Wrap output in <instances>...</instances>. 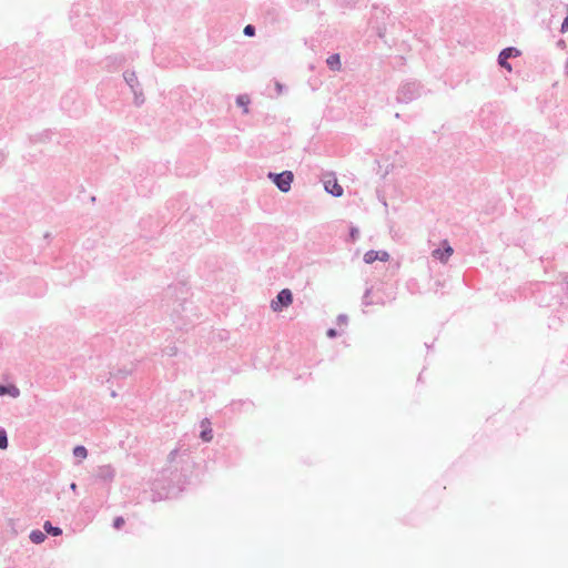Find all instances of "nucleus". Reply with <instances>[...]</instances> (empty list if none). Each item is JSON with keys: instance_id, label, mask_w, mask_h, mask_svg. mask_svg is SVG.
<instances>
[{"instance_id": "nucleus-1", "label": "nucleus", "mask_w": 568, "mask_h": 568, "mask_svg": "<svg viewBox=\"0 0 568 568\" xmlns=\"http://www.w3.org/2000/svg\"><path fill=\"white\" fill-rule=\"evenodd\" d=\"M293 302L292 292L288 288L282 290L275 300L271 302V308L274 312H281L284 307H287Z\"/></svg>"}, {"instance_id": "nucleus-2", "label": "nucleus", "mask_w": 568, "mask_h": 568, "mask_svg": "<svg viewBox=\"0 0 568 568\" xmlns=\"http://www.w3.org/2000/svg\"><path fill=\"white\" fill-rule=\"evenodd\" d=\"M270 178L273 179V181L281 191L287 192L291 189V183L293 181L292 172L285 171L280 174H270Z\"/></svg>"}, {"instance_id": "nucleus-3", "label": "nucleus", "mask_w": 568, "mask_h": 568, "mask_svg": "<svg viewBox=\"0 0 568 568\" xmlns=\"http://www.w3.org/2000/svg\"><path fill=\"white\" fill-rule=\"evenodd\" d=\"M389 258V254L386 251H374L371 250L364 254V261L367 264H372L375 261L386 262Z\"/></svg>"}, {"instance_id": "nucleus-4", "label": "nucleus", "mask_w": 568, "mask_h": 568, "mask_svg": "<svg viewBox=\"0 0 568 568\" xmlns=\"http://www.w3.org/2000/svg\"><path fill=\"white\" fill-rule=\"evenodd\" d=\"M443 246H444V250H443V251H442V250H439V248H438V250L433 251V256H434L436 260H438V261H440V262L445 263V262H447V261H448V258L453 255L454 250H453V247L448 244V242H447V241H444V242H443Z\"/></svg>"}, {"instance_id": "nucleus-5", "label": "nucleus", "mask_w": 568, "mask_h": 568, "mask_svg": "<svg viewBox=\"0 0 568 568\" xmlns=\"http://www.w3.org/2000/svg\"><path fill=\"white\" fill-rule=\"evenodd\" d=\"M519 54V51L515 48H507L504 49L499 54V64L504 68H506L508 71L511 70L510 64L507 62V60H510V57H516Z\"/></svg>"}, {"instance_id": "nucleus-6", "label": "nucleus", "mask_w": 568, "mask_h": 568, "mask_svg": "<svg viewBox=\"0 0 568 568\" xmlns=\"http://www.w3.org/2000/svg\"><path fill=\"white\" fill-rule=\"evenodd\" d=\"M325 190L334 196H341L343 194V187L337 183L336 179L326 180Z\"/></svg>"}, {"instance_id": "nucleus-7", "label": "nucleus", "mask_w": 568, "mask_h": 568, "mask_svg": "<svg viewBox=\"0 0 568 568\" xmlns=\"http://www.w3.org/2000/svg\"><path fill=\"white\" fill-rule=\"evenodd\" d=\"M326 62L329 65V68L333 70H339V68H341L339 54H337V53L328 57Z\"/></svg>"}, {"instance_id": "nucleus-8", "label": "nucleus", "mask_w": 568, "mask_h": 568, "mask_svg": "<svg viewBox=\"0 0 568 568\" xmlns=\"http://www.w3.org/2000/svg\"><path fill=\"white\" fill-rule=\"evenodd\" d=\"M209 426H210L209 423H207V425H205V423L202 424L203 429L201 432V437L205 442H210L213 438L212 429Z\"/></svg>"}, {"instance_id": "nucleus-9", "label": "nucleus", "mask_w": 568, "mask_h": 568, "mask_svg": "<svg viewBox=\"0 0 568 568\" xmlns=\"http://www.w3.org/2000/svg\"><path fill=\"white\" fill-rule=\"evenodd\" d=\"M43 528L48 534L52 536H59L62 534V530L59 527H53L50 521H45Z\"/></svg>"}, {"instance_id": "nucleus-10", "label": "nucleus", "mask_w": 568, "mask_h": 568, "mask_svg": "<svg viewBox=\"0 0 568 568\" xmlns=\"http://www.w3.org/2000/svg\"><path fill=\"white\" fill-rule=\"evenodd\" d=\"M30 539L34 542V544H41L42 541H44L45 539V535L40 531V530H33L31 531L30 534Z\"/></svg>"}, {"instance_id": "nucleus-11", "label": "nucleus", "mask_w": 568, "mask_h": 568, "mask_svg": "<svg viewBox=\"0 0 568 568\" xmlns=\"http://www.w3.org/2000/svg\"><path fill=\"white\" fill-rule=\"evenodd\" d=\"M73 455H74V457H77V458L84 459V458L88 456L87 448H85V447H83V446H77V447L73 449Z\"/></svg>"}, {"instance_id": "nucleus-12", "label": "nucleus", "mask_w": 568, "mask_h": 568, "mask_svg": "<svg viewBox=\"0 0 568 568\" xmlns=\"http://www.w3.org/2000/svg\"><path fill=\"white\" fill-rule=\"evenodd\" d=\"M8 447L7 434L3 429H0V448L6 449Z\"/></svg>"}, {"instance_id": "nucleus-13", "label": "nucleus", "mask_w": 568, "mask_h": 568, "mask_svg": "<svg viewBox=\"0 0 568 568\" xmlns=\"http://www.w3.org/2000/svg\"><path fill=\"white\" fill-rule=\"evenodd\" d=\"M6 393L11 394L12 396H17L19 394V390L16 387H12L11 390H8L7 387L0 386V395H3Z\"/></svg>"}, {"instance_id": "nucleus-14", "label": "nucleus", "mask_w": 568, "mask_h": 568, "mask_svg": "<svg viewBox=\"0 0 568 568\" xmlns=\"http://www.w3.org/2000/svg\"><path fill=\"white\" fill-rule=\"evenodd\" d=\"M125 524V520L123 517H116L114 520H113V527L115 529H121L123 527V525Z\"/></svg>"}, {"instance_id": "nucleus-15", "label": "nucleus", "mask_w": 568, "mask_h": 568, "mask_svg": "<svg viewBox=\"0 0 568 568\" xmlns=\"http://www.w3.org/2000/svg\"><path fill=\"white\" fill-rule=\"evenodd\" d=\"M247 103H248V99L247 98H245V97H239L237 98V104L242 105L244 108V112H247V108H246Z\"/></svg>"}, {"instance_id": "nucleus-16", "label": "nucleus", "mask_w": 568, "mask_h": 568, "mask_svg": "<svg viewBox=\"0 0 568 568\" xmlns=\"http://www.w3.org/2000/svg\"><path fill=\"white\" fill-rule=\"evenodd\" d=\"M244 34L245 36H248V37H252L255 34V29L253 26L248 24L244 28Z\"/></svg>"}, {"instance_id": "nucleus-17", "label": "nucleus", "mask_w": 568, "mask_h": 568, "mask_svg": "<svg viewBox=\"0 0 568 568\" xmlns=\"http://www.w3.org/2000/svg\"><path fill=\"white\" fill-rule=\"evenodd\" d=\"M568 31V17L565 19V21L561 24V32L565 33Z\"/></svg>"}, {"instance_id": "nucleus-18", "label": "nucleus", "mask_w": 568, "mask_h": 568, "mask_svg": "<svg viewBox=\"0 0 568 568\" xmlns=\"http://www.w3.org/2000/svg\"><path fill=\"white\" fill-rule=\"evenodd\" d=\"M327 336L328 337H335L336 336V331L334 328H331L327 331Z\"/></svg>"}, {"instance_id": "nucleus-19", "label": "nucleus", "mask_w": 568, "mask_h": 568, "mask_svg": "<svg viewBox=\"0 0 568 568\" xmlns=\"http://www.w3.org/2000/svg\"><path fill=\"white\" fill-rule=\"evenodd\" d=\"M71 488L74 490L77 488L75 484H72Z\"/></svg>"}, {"instance_id": "nucleus-20", "label": "nucleus", "mask_w": 568, "mask_h": 568, "mask_svg": "<svg viewBox=\"0 0 568 568\" xmlns=\"http://www.w3.org/2000/svg\"><path fill=\"white\" fill-rule=\"evenodd\" d=\"M567 68H568V60H567Z\"/></svg>"}]
</instances>
